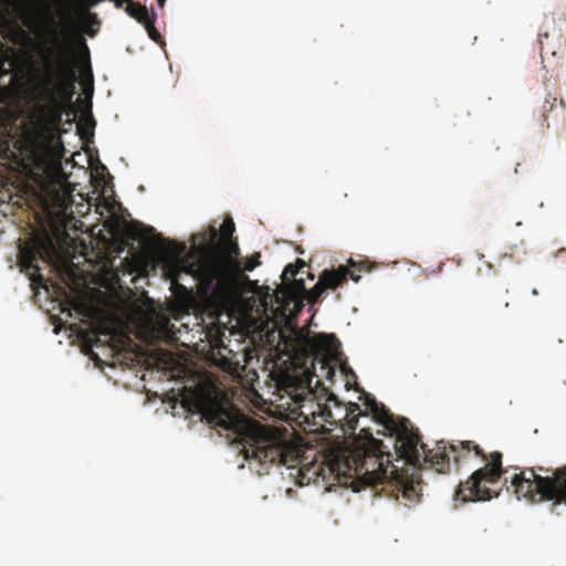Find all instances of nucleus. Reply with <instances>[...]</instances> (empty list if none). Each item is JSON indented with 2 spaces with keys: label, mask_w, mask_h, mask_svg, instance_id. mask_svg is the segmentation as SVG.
Here are the masks:
<instances>
[{
  "label": "nucleus",
  "mask_w": 566,
  "mask_h": 566,
  "mask_svg": "<svg viewBox=\"0 0 566 566\" xmlns=\"http://www.w3.org/2000/svg\"><path fill=\"white\" fill-rule=\"evenodd\" d=\"M420 460L416 464H411L406 459L405 463L412 467V473L399 471L392 464V455L386 450L381 440L375 439L369 428L360 429L346 459L348 468V476L357 478L363 484L375 486L381 483H390L397 490V499L401 496L407 501L406 505H411L419 501L421 495V475L422 467L432 469L437 473H447L450 470V457L453 455L455 463L465 459L467 454L474 451L486 462L488 454L473 441H460L458 444H447L443 441L437 442L436 447L428 449L427 444L420 441L418 446ZM397 460H402L399 454Z\"/></svg>",
  "instance_id": "f257e3e1"
},
{
  "label": "nucleus",
  "mask_w": 566,
  "mask_h": 566,
  "mask_svg": "<svg viewBox=\"0 0 566 566\" xmlns=\"http://www.w3.org/2000/svg\"><path fill=\"white\" fill-rule=\"evenodd\" d=\"M15 9L22 24L32 31L38 41H32L29 33L22 28L18 34L24 42H30L33 52L41 62V82L51 96H60L70 102L74 94L75 71L73 67V45L76 44L85 55L86 66L84 75H88L91 83L93 74L90 65V50L82 33H75L71 27L63 25L57 33L50 29L44 36L40 28V20L48 17V12L35 6L33 0H18Z\"/></svg>",
  "instance_id": "f03ea898"
},
{
  "label": "nucleus",
  "mask_w": 566,
  "mask_h": 566,
  "mask_svg": "<svg viewBox=\"0 0 566 566\" xmlns=\"http://www.w3.org/2000/svg\"><path fill=\"white\" fill-rule=\"evenodd\" d=\"M503 454L493 451L488 454L484 467L475 470L465 482H461L455 491L458 500L488 501L497 496L489 485L496 484L503 478L507 492L517 500L530 504L552 502L553 505H566V465L557 469L541 465L532 468L502 465Z\"/></svg>",
  "instance_id": "7ed1b4c3"
},
{
  "label": "nucleus",
  "mask_w": 566,
  "mask_h": 566,
  "mask_svg": "<svg viewBox=\"0 0 566 566\" xmlns=\"http://www.w3.org/2000/svg\"><path fill=\"white\" fill-rule=\"evenodd\" d=\"M290 395L297 405L301 416H311L313 419L321 417L328 423L337 421L327 405L314 401L315 392L312 389V376L306 375L304 379L298 380L296 386H291ZM364 405L366 411H361L356 402L348 403L342 424L344 433L354 434L359 417L371 415L375 421L382 426V433L394 438V449H396L399 457L411 464L418 463L420 460L418 450L420 433L411 421L403 417H396L382 403L377 402L371 395L365 394ZM338 421H342V419H338Z\"/></svg>",
  "instance_id": "20e7f679"
},
{
  "label": "nucleus",
  "mask_w": 566,
  "mask_h": 566,
  "mask_svg": "<svg viewBox=\"0 0 566 566\" xmlns=\"http://www.w3.org/2000/svg\"><path fill=\"white\" fill-rule=\"evenodd\" d=\"M217 424L233 430L242 437L245 457L261 463H279L294 467L298 450L284 427H272L235 411L230 413L222 408L216 412Z\"/></svg>",
  "instance_id": "39448f33"
},
{
  "label": "nucleus",
  "mask_w": 566,
  "mask_h": 566,
  "mask_svg": "<svg viewBox=\"0 0 566 566\" xmlns=\"http://www.w3.org/2000/svg\"><path fill=\"white\" fill-rule=\"evenodd\" d=\"M234 230L233 220L226 219L220 231L223 243L228 245L227 251H211L199 261L198 266V274L205 289L213 291L221 300H230L238 290L237 272L240 269L233 256L239 254V247L231 239Z\"/></svg>",
  "instance_id": "423d86ee"
},
{
  "label": "nucleus",
  "mask_w": 566,
  "mask_h": 566,
  "mask_svg": "<svg viewBox=\"0 0 566 566\" xmlns=\"http://www.w3.org/2000/svg\"><path fill=\"white\" fill-rule=\"evenodd\" d=\"M375 268L376 265L367 259L354 260L349 258L347 265H339L331 270L326 269L319 274L316 284L308 290L307 301L314 304L319 301L326 290H336L346 283L348 279L358 282L360 280V272H369Z\"/></svg>",
  "instance_id": "0eeeda50"
},
{
  "label": "nucleus",
  "mask_w": 566,
  "mask_h": 566,
  "mask_svg": "<svg viewBox=\"0 0 566 566\" xmlns=\"http://www.w3.org/2000/svg\"><path fill=\"white\" fill-rule=\"evenodd\" d=\"M198 266L199 263H190L187 259L180 256H174L166 262L165 275L170 282V290L175 297L181 303H188L192 298V290L179 282L181 273H185L187 275L195 276L199 281L205 293H210L219 302H227L228 300L218 298L213 291L205 289L198 274Z\"/></svg>",
  "instance_id": "6e6552de"
},
{
  "label": "nucleus",
  "mask_w": 566,
  "mask_h": 566,
  "mask_svg": "<svg viewBox=\"0 0 566 566\" xmlns=\"http://www.w3.org/2000/svg\"><path fill=\"white\" fill-rule=\"evenodd\" d=\"M46 248L44 242L36 238L29 242H23L19 247V264L21 271L24 272L29 279L36 284L43 283L41 269L38 264L40 259L44 260Z\"/></svg>",
  "instance_id": "1a4fd4ad"
},
{
  "label": "nucleus",
  "mask_w": 566,
  "mask_h": 566,
  "mask_svg": "<svg viewBox=\"0 0 566 566\" xmlns=\"http://www.w3.org/2000/svg\"><path fill=\"white\" fill-rule=\"evenodd\" d=\"M62 119V113L60 109H50L43 113L32 123L33 136L39 144L48 146L59 143V148H62V144L57 136V126Z\"/></svg>",
  "instance_id": "9d476101"
},
{
  "label": "nucleus",
  "mask_w": 566,
  "mask_h": 566,
  "mask_svg": "<svg viewBox=\"0 0 566 566\" xmlns=\"http://www.w3.org/2000/svg\"><path fill=\"white\" fill-rule=\"evenodd\" d=\"M103 0H72L73 20L82 33L94 38L101 28L98 15L91 11L93 7Z\"/></svg>",
  "instance_id": "9b49d317"
},
{
  "label": "nucleus",
  "mask_w": 566,
  "mask_h": 566,
  "mask_svg": "<svg viewBox=\"0 0 566 566\" xmlns=\"http://www.w3.org/2000/svg\"><path fill=\"white\" fill-rule=\"evenodd\" d=\"M543 117L545 122H548L549 118L560 119L565 122L566 119V104L563 99H558L557 97H552L545 99L543 105Z\"/></svg>",
  "instance_id": "f8f14e48"
},
{
  "label": "nucleus",
  "mask_w": 566,
  "mask_h": 566,
  "mask_svg": "<svg viewBox=\"0 0 566 566\" xmlns=\"http://www.w3.org/2000/svg\"><path fill=\"white\" fill-rule=\"evenodd\" d=\"M125 11L132 18L136 19L140 24H145L148 20L156 15V13H154L153 11L149 12L146 6H143L134 0L130 2L128 8H125Z\"/></svg>",
  "instance_id": "ddd939ff"
},
{
  "label": "nucleus",
  "mask_w": 566,
  "mask_h": 566,
  "mask_svg": "<svg viewBox=\"0 0 566 566\" xmlns=\"http://www.w3.org/2000/svg\"><path fill=\"white\" fill-rule=\"evenodd\" d=\"M510 306L509 301H506L502 295H493L490 300V311L493 315L500 316L502 315Z\"/></svg>",
  "instance_id": "4468645a"
},
{
  "label": "nucleus",
  "mask_w": 566,
  "mask_h": 566,
  "mask_svg": "<svg viewBox=\"0 0 566 566\" xmlns=\"http://www.w3.org/2000/svg\"><path fill=\"white\" fill-rule=\"evenodd\" d=\"M155 22H156V15L154 18H151L150 20H148L145 24H143L146 30H147V33L149 35V38L151 40H154L155 42H160L161 41V35L160 33L157 31L156 27H155Z\"/></svg>",
  "instance_id": "2eb2a0df"
},
{
  "label": "nucleus",
  "mask_w": 566,
  "mask_h": 566,
  "mask_svg": "<svg viewBox=\"0 0 566 566\" xmlns=\"http://www.w3.org/2000/svg\"><path fill=\"white\" fill-rule=\"evenodd\" d=\"M321 339L324 340L322 345L329 349H333V346L338 343L334 335H322Z\"/></svg>",
  "instance_id": "dca6fc26"
},
{
  "label": "nucleus",
  "mask_w": 566,
  "mask_h": 566,
  "mask_svg": "<svg viewBox=\"0 0 566 566\" xmlns=\"http://www.w3.org/2000/svg\"><path fill=\"white\" fill-rule=\"evenodd\" d=\"M259 264V255L250 258L244 263V271H253Z\"/></svg>",
  "instance_id": "f3484780"
},
{
  "label": "nucleus",
  "mask_w": 566,
  "mask_h": 566,
  "mask_svg": "<svg viewBox=\"0 0 566 566\" xmlns=\"http://www.w3.org/2000/svg\"><path fill=\"white\" fill-rule=\"evenodd\" d=\"M547 38H548V31L539 32V34H538V41H539V44H541V51H542V53H547V50H546V48L544 46V39H547Z\"/></svg>",
  "instance_id": "a211bd4d"
},
{
  "label": "nucleus",
  "mask_w": 566,
  "mask_h": 566,
  "mask_svg": "<svg viewBox=\"0 0 566 566\" xmlns=\"http://www.w3.org/2000/svg\"><path fill=\"white\" fill-rule=\"evenodd\" d=\"M71 305L75 311L80 312L81 314L84 312V305L80 301L71 300Z\"/></svg>",
  "instance_id": "6ab92c4d"
},
{
  "label": "nucleus",
  "mask_w": 566,
  "mask_h": 566,
  "mask_svg": "<svg viewBox=\"0 0 566 566\" xmlns=\"http://www.w3.org/2000/svg\"><path fill=\"white\" fill-rule=\"evenodd\" d=\"M209 231H210V239L216 240L218 237V232H217L216 228L213 226H210Z\"/></svg>",
  "instance_id": "aec40b11"
},
{
  "label": "nucleus",
  "mask_w": 566,
  "mask_h": 566,
  "mask_svg": "<svg viewBox=\"0 0 566 566\" xmlns=\"http://www.w3.org/2000/svg\"><path fill=\"white\" fill-rule=\"evenodd\" d=\"M327 400H328V401H333L336 406H339V405H340V402L338 401V399H337L334 395H332V394L329 395V397H328V399H327Z\"/></svg>",
  "instance_id": "412c9836"
},
{
  "label": "nucleus",
  "mask_w": 566,
  "mask_h": 566,
  "mask_svg": "<svg viewBox=\"0 0 566 566\" xmlns=\"http://www.w3.org/2000/svg\"><path fill=\"white\" fill-rule=\"evenodd\" d=\"M322 368H324V369L326 368L327 369V374H333L334 373L332 367L327 366L325 361L323 363Z\"/></svg>",
  "instance_id": "4be33fe9"
},
{
  "label": "nucleus",
  "mask_w": 566,
  "mask_h": 566,
  "mask_svg": "<svg viewBox=\"0 0 566 566\" xmlns=\"http://www.w3.org/2000/svg\"><path fill=\"white\" fill-rule=\"evenodd\" d=\"M157 2H158L159 8L163 9L165 7L166 0H157Z\"/></svg>",
  "instance_id": "5701e85b"
},
{
  "label": "nucleus",
  "mask_w": 566,
  "mask_h": 566,
  "mask_svg": "<svg viewBox=\"0 0 566 566\" xmlns=\"http://www.w3.org/2000/svg\"><path fill=\"white\" fill-rule=\"evenodd\" d=\"M289 271H292V265L289 264L286 268H285V272H289Z\"/></svg>",
  "instance_id": "b1692460"
},
{
  "label": "nucleus",
  "mask_w": 566,
  "mask_h": 566,
  "mask_svg": "<svg viewBox=\"0 0 566 566\" xmlns=\"http://www.w3.org/2000/svg\"><path fill=\"white\" fill-rule=\"evenodd\" d=\"M532 294H533V295H538V291H537V289H533V290H532Z\"/></svg>",
  "instance_id": "393cba45"
},
{
  "label": "nucleus",
  "mask_w": 566,
  "mask_h": 566,
  "mask_svg": "<svg viewBox=\"0 0 566 566\" xmlns=\"http://www.w3.org/2000/svg\"><path fill=\"white\" fill-rule=\"evenodd\" d=\"M557 36H559V38L562 36V29L560 28L558 29Z\"/></svg>",
  "instance_id": "a878e982"
},
{
  "label": "nucleus",
  "mask_w": 566,
  "mask_h": 566,
  "mask_svg": "<svg viewBox=\"0 0 566 566\" xmlns=\"http://www.w3.org/2000/svg\"><path fill=\"white\" fill-rule=\"evenodd\" d=\"M302 287H303V291H305L306 293L308 292V291H306V287H304V286H302Z\"/></svg>",
  "instance_id": "bb28decb"
}]
</instances>
